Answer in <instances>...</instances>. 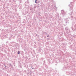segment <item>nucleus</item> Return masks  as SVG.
I'll list each match as a JSON object with an SVG mask.
<instances>
[{
  "label": "nucleus",
  "instance_id": "f257e3e1",
  "mask_svg": "<svg viewBox=\"0 0 76 76\" xmlns=\"http://www.w3.org/2000/svg\"><path fill=\"white\" fill-rule=\"evenodd\" d=\"M37 1V0H35V3H38V2Z\"/></svg>",
  "mask_w": 76,
  "mask_h": 76
},
{
  "label": "nucleus",
  "instance_id": "f03ea898",
  "mask_svg": "<svg viewBox=\"0 0 76 76\" xmlns=\"http://www.w3.org/2000/svg\"><path fill=\"white\" fill-rule=\"evenodd\" d=\"M18 54H20V52L19 51H18Z\"/></svg>",
  "mask_w": 76,
  "mask_h": 76
},
{
  "label": "nucleus",
  "instance_id": "7ed1b4c3",
  "mask_svg": "<svg viewBox=\"0 0 76 76\" xmlns=\"http://www.w3.org/2000/svg\"><path fill=\"white\" fill-rule=\"evenodd\" d=\"M47 37H48V36H47Z\"/></svg>",
  "mask_w": 76,
  "mask_h": 76
}]
</instances>
